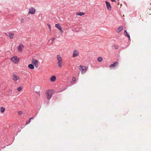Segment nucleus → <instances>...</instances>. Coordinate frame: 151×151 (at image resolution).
I'll return each instance as SVG.
<instances>
[{
    "mask_svg": "<svg viewBox=\"0 0 151 151\" xmlns=\"http://www.w3.org/2000/svg\"><path fill=\"white\" fill-rule=\"evenodd\" d=\"M11 60L15 64L17 63L19 61V58L16 56H13L11 58Z\"/></svg>",
    "mask_w": 151,
    "mask_h": 151,
    "instance_id": "nucleus-1",
    "label": "nucleus"
},
{
    "mask_svg": "<svg viewBox=\"0 0 151 151\" xmlns=\"http://www.w3.org/2000/svg\"><path fill=\"white\" fill-rule=\"evenodd\" d=\"M79 69L81 71L82 74L84 73L86 70V66H83L81 65L79 66Z\"/></svg>",
    "mask_w": 151,
    "mask_h": 151,
    "instance_id": "nucleus-2",
    "label": "nucleus"
},
{
    "mask_svg": "<svg viewBox=\"0 0 151 151\" xmlns=\"http://www.w3.org/2000/svg\"><path fill=\"white\" fill-rule=\"evenodd\" d=\"M52 91H50L49 90H48L46 92V94L47 98L48 99H50L52 97V94L53 93L51 92Z\"/></svg>",
    "mask_w": 151,
    "mask_h": 151,
    "instance_id": "nucleus-3",
    "label": "nucleus"
},
{
    "mask_svg": "<svg viewBox=\"0 0 151 151\" xmlns=\"http://www.w3.org/2000/svg\"><path fill=\"white\" fill-rule=\"evenodd\" d=\"M38 62L37 60L35 59H33L32 62V64L37 68L38 66Z\"/></svg>",
    "mask_w": 151,
    "mask_h": 151,
    "instance_id": "nucleus-4",
    "label": "nucleus"
},
{
    "mask_svg": "<svg viewBox=\"0 0 151 151\" xmlns=\"http://www.w3.org/2000/svg\"><path fill=\"white\" fill-rule=\"evenodd\" d=\"M105 2L106 4V7L107 9L109 11H111V6L110 3L107 1H105Z\"/></svg>",
    "mask_w": 151,
    "mask_h": 151,
    "instance_id": "nucleus-5",
    "label": "nucleus"
},
{
    "mask_svg": "<svg viewBox=\"0 0 151 151\" xmlns=\"http://www.w3.org/2000/svg\"><path fill=\"white\" fill-rule=\"evenodd\" d=\"M29 12L28 13L29 14H35L36 12V10L33 7H31L29 9Z\"/></svg>",
    "mask_w": 151,
    "mask_h": 151,
    "instance_id": "nucleus-6",
    "label": "nucleus"
},
{
    "mask_svg": "<svg viewBox=\"0 0 151 151\" xmlns=\"http://www.w3.org/2000/svg\"><path fill=\"white\" fill-rule=\"evenodd\" d=\"M119 63L117 61L114 62L113 64H111L109 65L110 68L114 67L118 65Z\"/></svg>",
    "mask_w": 151,
    "mask_h": 151,
    "instance_id": "nucleus-7",
    "label": "nucleus"
},
{
    "mask_svg": "<svg viewBox=\"0 0 151 151\" xmlns=\"http://www.w3.org/2000/svg\"><path fill=\"white\" fill-rule=\"evenodd\" d=\"M124 34L126 37L128 38L129 40H131L129 34L127 32V30L124 31Z\"/></svg>",
    "mask_w": 151,
    "mask_h": 151,
    "instance_id": "nucleus-8",
    "label": "nucleus"
},
{
    "mask_svg": "<svg viewBox=\"0 0 151 151\" xmlns=\"http://www.w3.org/2000/svg\"><path fill=\"white\" fill-rule=\"evenodd\" d=\"M55 26L56 28L58 29L61 32H63V31L62 30V28L60 26V24H55Z\"/></svg>",
    "mask_w": 151,
    "mask_h": 151,
    "instance_id": "nucleus-9",
    "label": "nucleus"
},
{
    "mask_svg": "<svg viewBox=\"0 0 151 151\" xmlns=\"http://www.w3.org/2000/svg\"><path fill=\"white\" fill-rule=\"evenodd\" d=\"M79 55V53L78 51L76 50H74L73 51V57H75L78 56Z\"/></svg>",
    "mask_w": 151,
    "mask_h": 151,
    "instance_id": "nucleus-10",
    "label": "nucleus"
},
{
    "mask_svg": "<svg viewBox=\"0 0 151 151\" xmlns=\"http://www.w3.org/2000/svg\"><path fill=\"white\" fill-rule=\"evenodd\" d=\"M19 79V77H17V75L15 74H13L12 79L14 81H17Z\"/></svg>",
    "mask_w": 151,
    "mask_h": 151,
    "instance_id": "nucleus-11",
    "label": "nucleus"
},
{
    "mask_svg": "<svg viewBox=\"0 0 151 151\" xmlns=\"http://www.w3.org/2000/svg\"><path fill=\"white\" fill-rule=\"evenodd\" d=\"M7 33L8 34V35H7V36H9L11 39L13 38L14 35V33L9 32H7Z\"/></svg>",
    "mask_w": 151,
    "mask_h": 151,
    "instance_id": "nucleus-12",
    "label": "nucleus"
},
{
    "mask_svg": "<svg viewBox=\"0 0 151 151\" xmlns=\"http://www.w3.org/2000/svg\"><path fill=\"white\" fill-rule=\"evenodd\" d=\"M124 27L123 26H121L117 28L116 30V32L117 33H119L123 29Z\"/></svg>",
    "mask_w": 151,
    "mask_h": 151,
    "instance_id": "nucleus-13",
    "label": "nucleus"
},
{
    "mask_svg": "<svg viewBox=\"0 0 151 151\" xmlns=\"http://www.w3.org/2000/svg\"><path fill=\"white\" fill-rule=\"evenodd\" d=\"M21 47H24V46L23 45L20 44L19 45V46L18 47L17 50L18 51H22V49Z\"/></svg>",
    "mask_w": 151,
    "mask_h": 151,
    "instance_id": "nucleus-14",
    "label": "nucleus"
},
{
    "mask_svg": "<svg viewBox=\"0 0 151 151\" xmlns=\"http://www.w3.org/2000/svg\"><path fill=\"white\" fill-rule=\"evenodd\" d=\"M56 79V77L55 76H52L50 78V81L52 82H54Z\"/></svg>",
    "mask_w": 151,
    "mask_h": 151,
    "instance_id": "nucleus-15",
    "label": "nucleus"
},
{
    "mask_svg": "<svg viewBox=\"0 0 151 151\" xmlns=\"http://www.w3.org/2000/svg\"><path fill=\"white\" fill-rule=\"evenodd\" d=\"M85 12H77L76 13V14L77 15H79L80 16H82L83 15L85 14Z\"/></svg>",
    "mask_w": 151,
    "mask_h": 151,
    "instance_id": "nucleus-16",
    "label": "nucleus"
},
{
    "mask_svg": "<svg viewBox=\"0 0 151 151\" xmlns=\"http://www.w3.org/2000/svg\"><path fill=\"white\" fill-rule=\"evenodd\" d=\"M28 68L31 69L32 70L34 69V65H33L32 64H29L28 66Z\"/></svg>",
    "mask_w": 151,
    "mask_h": 151,
    "instance_id": "nucleus-17",
    "label": "nucleus"
},
{
    "mask_svg": "<svg viewBox=\"0 0 151 151\" xmlns=\"http://www.w3.org/2000/svg\"><path fill=\"white\" fill-rule=\"evenodd\" d=\"M57 58L58 61H62V58L60 55H58L57 56Z\"/></svg>",
    "mask_w": 151,
    "mask_h": 151,
    "instance_id": "nucleus-18",
    "label": "nucleus"
},
{
    "mask_svg": "<svg viewBox=\"0 0 151 151\" xmlns=\"http://www.w3.org/2000/svg\"><path fill=\"white\" fill-rule=\"evenodd\" d=\"M5 111V108L3 107H1L0 108V111L1 113H3Z\"/></svg>",
    "mask_w": 151,
    "mask_h": 151,
    "instance_id": "nucleus-19",
    "label": "nucleus"
},
{
    "mask_svg": "<svg viewBox=\"0 0 151 151\" xmlns=\"http://www.w3.org/2000/svg\"><path fill=\"white\" fill-rule=\"evenodd\" d=\"M62 61H58V64L59 67L60 68H61L62 66Z\"/></svg>",
    "mask_w": 151,
    "mask_h": 151,
    "instance_id": "nucleus-20",
    "label": "nucleus"
},
{
    "mask_svg": "<svg viewBox=\"0 0 151 151\" xmlns=\"http://www.w3.org/2000/svg\"><path fill=\"white\" fill-rule=\"evenodd\" d=\"M102 60L103 58L102 57H98L97 58V61L99 62H101L102 61Z\"/></svg>",
    "mask_w": 151,
    "mask_h": 151,
    "instance_id": "nucleus-21",
    "label": "nucleus"
},
{
    "mask_svg": "<svg viewBox=\"0 0 151 151\" xmlns=\"http://www.w3.org/2000/svg\"><path fill=\"white\" fill-rule=\"evenodd\" d=\"M67 87H68V86H66L65 88H63L62 90H60L59 91H58L57 92H56V93H58L61 92L65 90V89H66L67 88Z\"/></svg>",
    "mask_w": 151,
    "mask_h": 151,
    "instance_id": "nucleus-22",
    "label": "nucleus"
},
{
    "mask_svg": "<svg viewBox=\"0 0 151 151\" xmlns=\"http://www.w3.org/2000/svg\"><path fill=\"white\" fill-rule=\"evenodd\" d=\"M22 87L19 86L17 88V90L19 91H20L22 90Z\"/></svg>",
    "mask_w": 151,
    "mask_h": 151,
    "instance_id": "nucleus-23",
    "label": "nucleus"
},
{
    "mask_svg": "<svg viewBox=\"0 0 151 151\" xmlns=\"http://www.w3.org/2000/svg\"><path fill=\"white\" fill-rule=\"evenodd\" d=\"M114 48L116 50L118 49L119 48V47L117 45H114Z\"/></svg>",
    "mask_w": 151,
    "mask_h": 151,
    "instance_id": "nucleus-24",
    "label": "nucleus"
},
{
    "mask_svg": "<svg viewBox=\"0 0 151 151\" xmlns=\"http://www.w3.org/2000/svg\"><path fill=\"white\" fill-rule=\"evenodd\" d=\"M23 112L21 111H19L18 112V114L19 115H21L22 114Z\"/></svg>",
    "mask_w": 151,
    "mask_h": 151,
    "instance_id": "nucleus-25",
    "label": "nucleus"
},
{
    "mask_svg": "<svg viewBox=\"0 0 151 151\" xmlns=\"http://www.w3.org/2000/svg\"><path fill=\"white\" fill-rule=\"evenodd\" d=\"M72 81L74 82H76V78L73 77L72 78Z\"/></svg>",
    "mask_w": 151,
    "mask_h": 151,
    "instance_id": "nucleus-26",
    "label": "nucleus"
},
{
    "mask_svg": "<svg viewBox=\"0 0 151 151\" xmlns=\"http://www.w3.org/2000/svg\"><path fill=\"white\" fill-rule=\"evenodd\" d=\"M47 25L48 26V27L50 29V30L51 29V26L48 23H47Z\"/></svg>",
    "mask_w": 151,
    "mask_h": 151,
    "instance_id": "nucleus-27",
    "label": "nucleus"
},
{
    "mask_svg": "<svg viewBox=\"0 0 151 151\" xmlns=\"http://www.w3.org/2000/svg\"><path fill=\"white\" fill-rule=\"evenodd\" d=\"M30 121H31V120H30L29 119V121H27L26 122V124H29V123L30 122Z\"/></svg>",
    "mask_w": 151,
    "mask_h": 151,
    "instance_id": "nucleus-28",
    "label": "nucleus"
},
{
    "mask_svg": "<svg viewBox=\"0 0 151 151\" xmlns=\"http://www.w3.org/2000/svg\"><path fill=\"white\" fill-rule=\"evenodd\" d=\"M55 38H52L50 39V40H51V42H52L53 41L55 40Z\"/></svg>",
    "mask_w": 151,
    "mask_h": 151,
    "instance_id": "nucleus-29",
    "label": "nucleus"
},
{
    "mask_svg": "<svg viewBox=\"0 0 151 151\" xmlns=\"http://www.w3.org/2000/svg\"><path fill=\"white\" fill-rule=\"evenodd\" d=\"M21 22L22 23H23L24 22V19L23 18H22V19H21Z\"/></svg>",
    "mask_w": 151,
    "mask_h": 151,
    "instance_id": "nucleus-30",
    "label": "nucleus"
},
{
    "mask_svg": "<svg viewBox=\"0 0 151 151\" xmlns=\"http://www.w3.org/2000/svg\"><path fill=\"white\" fill-rule=\"evenodd\" d=\"M35 116H34L32 117H30V118H29V119L31 120V119H34V117Z\"/></svg>",
    "mask_w": 151,
    "mask_h": 151,
    "instance_id": "nucleus-31",
    "label": "nucleus"
},
{
    "mask_svg": "<svg viewBox=\"0 0 151 151\" xmlns=\"http://www.w3.org/2000/svg\"><path fill=\"white\" fill-rule=\"evenodd\" d=\"M36 93L38 94L39 95H40V92L39 91H36Z\"/></svg>",
    "mask_w": 151,
    "mask_h": 151,
    "instance_id": "nucleus-32",
    "label": "nucleus"
},
{
    "mask_svg": "<svg viewBox=\"0 0 151 151\" xmlns=\"http://www.w3.org/2000/svg\"><path fill=\"white\" fill-rule=\"evenodd\" d=\"M38 114V112L36 113L34 115V116H35V117L36 116H37V115Z\"/></svg>",
    "mask_w": 151,
    "mask_h": 151,
    "instance_id": "nucleus-33",
    "label": "nucleus"
},
{
    "mask_svg": "<svg viewBox=\"0 0 151 151\" xmlns=\"http://www.w3.org/2000/svg\"><path fill=\"white\" fill-rule=\"evenodd\" d=\"M111 1L112 2H116V0H111Z\"/></svg>",
    "mask_w": 151,
    "mask_h": 151,
    "instance_id": "nucleus-34",
    "label": "nucleus"
},
{
    "mask_svg": "<svg viewBox=\"0 0 151 151\" xmlns=\"http://www.w3.org/2000/svg\"><path fill=\"white\" fill-rule=\"evenodd\" d=\"M5 34L6 35H8V34L7 33H5Z\"/></svg>",
    "mask_w": 151,
    "mask_h": 151,
    "instance_id": "nucleus-35",
    "label": "nucleus"
}]
</instances>
